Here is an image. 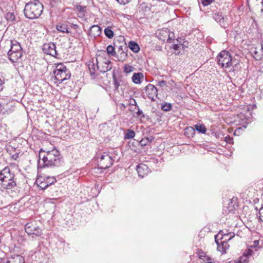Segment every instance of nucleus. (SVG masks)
I'll return each instance as SVG.
<instances>
[{
  "mask_svg": "<svg viewBox=\"0 0 263 263\" xmlns=\"http://www.w3.org/2000/svg\"><path fill=\"white\" fill-rule=\"evenodd\" d=\"M179 47H180V46L178 44L173 45V48L176 51L175 52H174V53L176 55L179 54V53H180L179 51H177L178 50Z\"/></svg>",
  "mask_w": 263,
  "mask_h": 263,
  "instance_id": "nucleus-40",
  "label": "nucleus"
},
{
  "mask_svg": "<svg viewBox=\"0 0 263 263\" xmlns=\"http://www.w3.org/2000/svg\"><path fill=\"white\" fill-rule=\"evenodd\" d=\"M251 53L253 57V58L256 60H259L261 59L262 57V51L260 52L259 53L257 51L256 48L252 49Z\"/></svg>",
  "mask_w": 263,
  "mask_h": 263,
  "instance_id": "nucleus-26",
  "label": "nucleus"
},
{
  "mask_svg": "<svg viewBox=\"0 0 263 263\" xmlns=\"http://www.w3.org/2000/svg\"><path fill=\"white\" fill-rule=\"evenodd\" d=\"M128 47L130 49L135 53H137L140 50V47L135 41H130L128 43Z\"/></svg>",
  "mask_w": 263,
  "mask_h": 263,
  "instance_id": "nucleus-24",
  "label": "nucleus"
},
{
  "mask_svg": "<svg viewBox=\"0 0 263 263\" xmlns=\"http://www.w3.org/2000/svg\"><path fill=\"white\" fill-rule=\"evenodd\" d=\"M217 63L223 68L230 67V62L232 60V56L226 50L221 51L217 57Z\"/></svg>",
  "mask_w": 263,
  "mask_h": 263,
  "instance_id": "nucleus-6",
  "label": "nucleus"
},
{
  "mask_svg": "<svg viewBox=\"0 0 263 263\" xmlns=\"http://www.w3.org/2000/svg\"><path fill=\"white\" fill-rule=\"evenodd\" d=\"M36 184L42 190H45L47 188L48 184L46 183L45 180V177L39 176L36 180Z\"/></svg>",
  "mask_w": 263,
  "mask_h": 263,
  "instance_id": "nucleus-22",
  "label": "nucleus"
},
{
  "mask_svg": "<svg viewBox=\"0 0 263 263\" xmlns=\"http://www.w3.org/2000/svg\"><path fill=\"white\" fill-rule=\"evenodd\" d=\"M124 51V46H122L121 45L118 47L117 51Z\"/></svg>",
  "mask_w": 263,
  "mask_h": 263,
  "instance_id": "nucleus-48",
  "label": "nucleus"
},
{
  "mask_svg": "<svg viewBox=\"0 0 263 263\" xmlns=\"http://www.w3.org/2000/svg\"><path fill=\"white\" fill-rule=\"evenodd\" d=\"M106 51L108 55L114 57L117 56V52L115 51V48L112 45H108L107 47Z\"/></svg>",
  "mask_w": 263,
  "mask_h": 263,
  "instance_id": "nucleus-29",
  "label": "nucleus"
},
{
  "mask_svg": "<svg viewBox=\"0 0 263 263\" xmlns=\"http://www.w3.org/2000/svg\"><path fill=\"white\" fill-rule=\"evenodd\" d=\"M123 72L124 73H125L126 74H128L132 72H133L134 70V67L129 65H128V64H125L124 66H123Z\"/></svg>",
  "mask_w": 263,
  "mask_h": 263,
  "instance_id": "nucleus-33",
  "label": "nucleus"
},
{
  "mask_svg": "<svg viewBox=\"0 0 263 263\" xmlns=\"http://www.w3.org/2000/svg\"><path fill=\"white\" fill-rule=\"evenodd\" d=\"M114 85L115 89H118L120 86V83L117 80L114 79Z\"/></svg>",
  "mask_w": 263,
  "mask_h": 263,
  "instance_id": "nucleus-44",
  "label": "nucleus"
},
{
  "mask_svg": "<svg viewBox=\"0 0 263 263\" xmlns=\"http://www.w3.org/2000/svg\"><path fill=\"white\" fill-rule=\"evenodd\" d=\"M214 0H201V4L204 6H206L211 4Z\"/></svg>",
  "mask_w": 263,
  "mask_h": 263,
  "instance_id": "nucleus-39",
  "label": "nucleus"
},
{
  "mask_svg": "<svg viewBox=\"0 0 263 263\" xmlns=\"http://www.w3.org/2000/svg\"><path fill=\"white\" fill-rule=\"evenodd\" d=\"M152 140V138L146 137L142 139L141 141L138 142L141 146H144L149 145L151 143Z\"/></svg>",
  "mask_w": 263,
  "mask_h": 263,
  "instance_id": "nucleus-28",
  "label": "nucleus"
},
{
  "mask_svg": "<svg viewBox=\"0 0 263 263\" xmlns=\"http://www.w3.org/2000/svg\"><path fill=\"white\" fill-rule=\"evenodd\" d=\"M7 55L9 60L13 63L19 62L23 55V52H8Z\"/></svg>",
  "mask_w": 263,
  "mask_h": 263,
  "instance_id": "nucleus-17",
  "label": "nucleus"
},
{
  "mask_svg": "<svg viewBox=\"0 0 263 263\" xmlns=\"http://www.w3.org/2000/svg\"><path fill=\"white\" fill-rule=\"evenodd\" d=\"M144 76L141 72L134 73L132 78L133 82L136 84H139L141 83V80L143 79Z\"/></svg>",
  "mask_w": 263,
  "mask_h": 263,
  "instance_id": "nucleus-23",
  "label": "nucleus"
},
{
  "mask_svg": "<svg viewBox=\"0 0 263 263\" xmlns=\"http://www.w3.org/2000/svg\"><path fill=\"white\" fill-rule=\"evenodd\" d=\"M87 66L91 79H95L98 75L96 72L97 66H96V64L92 61H89Z\"/></svg>",
  "mask_w": 263,
  "mask_h": 263,
  "instance_id": "nucleus-20",
  "label": "nucleus"
},
{
  "mask_svg": "<svg viewBox=\"0 0 263 263\" xmlns=\"http://www.w3.org/2000/svg\"><path fill=\"white\" fill-rule=\"evenodd\" d=\"M230 67L233 66V67H236V66L239 64V62L237 59L233 58L232 57V60L230 62Z\"/></svg>",
  "mask_w": 263,
  "mask_h": 263,
  "instance_id": "nucleus-37",
  "label": "nucleus"
},
{
  "mask_svg": "<svg viewBox=\"0 0 263 263\" xmlns=\"http://www.w3.org/2000/svg\"><path fill=\"white\" fill-rule=\"evenodd\" d=\"M24 257L20 255H15L7 259H3L0 263H24Z\"/></svg>",
  "mask_w": 263,
  "mask_h": 263,
  "instance_id": "nucleus-14",
  "label": "nucleus"
},
{
  "mask_svg": "<svg viewBox=\"0 0 263 263\" xmlns=\"http://www.w3.org/2000/svg\"><path fill=\"white\" fill-rule=\"evenodd\" d=\"M86 7L82 6H78L76 7V10L78 11V16L79 17H83L85 15L84 12L85 11Z\"/></svg>",
  "mask_w": 263,
  "mask_h": 263,
  "instance_id": "nucleus-27",
  "label": "nucleus"
},
{
  "mask_svg": "<svg viewBox=\"0 0 263 263\" xmlns=\"http://www.w3.org/2000/svg\"><path fill=\"white\" fill-rule=\"evenodd\" d=\"M26 232L28 235H34L40 236L42 234V230L36 225L35 222H30L26 224L25 226Z\"/></svg>",
  "mask_w": 263,
  "mask_h": 263,
  "instance_id": "nucleus-7",
  "label": "nucleus"
},
{
  "mask_svg": "<svg viewBox=\"0 0 263 263\" xmlns=\"http://www.w3.org/2000/svg\"><path fill=\"white\" fill-rule=\"evenodd\" d=\"M119 4L125 5L128 3L130 0H116Z\"/></svg>",
  "mask_w": 263,
  "mask_h": 263,
  "instance_id": "nucleus-43",
  "label": "nucleus"
},
{
  "mask_svg": "<svg viewBox=\"0 0 263 263\" xmlns=\"http://www.w3.org/2000/svg\"><path fill=\"white\" fill-rule=\"evenodd\" d=\"M104 33L106 36L110 39H112L114 36V32L109 27H107L105 29Z\"/></svg>",
  "mask_w": 263,
  "mask_h": 263,
  "instance_id": "nucleus-32",
  "label": "nucleus"
},
{
  "mask_svg": "<svg viewBox=\"0 0 263 263\" xmlns=\"http://www.w3.org/2000/svg\"><path fill=\"white\" fill-rule=\"evenodd\" d=\"M230 237V235H229L228 236H227L226 238H229Z\"/></svg>",
  "mask_w": 263,
  "mask_h": 263,
  "instance_id": "nucleus-50",
  "label": "nucleus"
},
{
  "mask_svg": "<svg viewBox=\"0 0 263 263\" xmlns=\"http://www.w3.org/2000/svg\"><path fill=\"white\" fill-rule=\"evenodd\" d=\"M97 69L102 73H105L111 69V63L108 59H105L102 65H98V59H96Z\"/></svg>",
  "mask_w": 263,
  "mask_h": 263,
  "instance_id": "nucleus-11",
  "label": "nucleus"
},
{
  "mask_svg": "<svg viewBox=\"0 0 263 263\" xmlns=\"http://www.w3.org/2000/svg\"><path fill=\"white\" fill-rule=\"evenodd\" d=\"M42 50L44 53L50 55L53 57H57L58 55L56 46L53 43H45L43 45Z\"/></svg>",
  "mask_w": 263,
  "mask_h": 263,
  "instance_id": "nucleus-8",
  "label": "nucleus"
},
{
  "mask_svg": "<svg viewBox=\"0 0 263 263\" xmlns=\"http://www.w3.org/2000/svg\"><path fill=\"white\" fill-rule=\"evenodd\" d=\"M262 3H263V0H262Z\"/></svg>",
  "mask_w": 263,
  "mask_h": 263,
  "instance_id": "nucleus-51",
  "label": "nucleus"
},
{
  "mask_svg": "<svg viewBox=\"0 0 263 263\" xmlns=\"http://www.w3.org/2000/svg\"><path fill=\"white\" fill-rule=\"evenodd\" d=\"M259 219L263 222V205H262L261 207L259 209Z\"/></svg>",
  "mask_w": 263,
  "mask_h": 263,
  "instance_id": "nucleus-41",
  "label": "nucleus"
},
{
  "mask_svg": "<svg viewBox=\"0 0 263 263\" xmlns=\"http://www.w3.org/2000/svg\"><path fill=\"white\" fill-rule=\"evenodd\" d=\"M101 33V29L98 25H92L89 29V34L96 37L99 36Z\"/></svg>",
  "mask_w": 263,
  "mask_h": 263,
  "instance_id": "nucleus-21",
  "label": "nucleus"
},
{
  "mask_svg": "<svg viewBox=\"0 0 263 263\" xmlns=\"http://www.w3.org/2000/svg\"><path fill=\"white\" fill-rule=\"evenodd\" d=\"M136 170L139 177L143 178L149 172L148 166L143 163H141L137 166Z\"/></svg>",
  "mask_w": 263,
  "mask_h": 263,
  "instance_id": "nucleus-16",
  "label": "nucleus"
},
{
  "mask_svg": "<svg viewBox=\"0 0 263 263\" xmlns=\"http://www.w3.org/2000/svg\"><path fill=\"white\" fill-rule=\"evenodd\" d=\"M235 236L234 233H223L220 231L219 235L215 236V242L217 245V250L222 254L225 253L226 250L229 249V245L228 241H230Z\"/></svg>",
  "mask_w": 263,
  "mask_h": 263,
  "instance_id": "nucleus-4",
  "label": "nucleus"
},
{
  "mask_svg": "<svg viewBox=\"0 0 263 263\" xmlns=\"http://www.w3.org/2000/svg\"><path fill=\"white\" fill-rule=\"evenodd\" d=\"M16 186L14 175L10 173L9 168L5 167L0 172V190H6L9 194Z\"/></svg>",
  "mask_w": 263,
  "mask_h": 263,
  "instance_id": "nucleus-2",
  "label": "nucleus"
},
{
  "mask_svg": "<svg viewBox=\"0 0 263 263\" xmlns=\"http://www.w3.org/2000/svg\"><path fill=\"white\" fill-rule=\"evenodd\" d=\"M236 198L233 197L227 201V203L223 206V210L226 213H233L237 208L238 205L236 203Z\"/></svg>",
  "mask_w": 263,
  "mask_h": 263,
  "instance_id": "nucleus-9",
  "label": "nucleus"
},
{
  "mask_svg": "<svg viewBox=\"0 0 263 263\" xmlns=\"http://www.w3.org/2000/svg\"><path fill=\"white\" fill-rule=\"evenodd\" d=\"M66 70L68 69L66 68L65 65L63 63H60L56 65L55 69L53 71V73H57L58 74L60 73V72Z\"/></svg>",
  "mask_w": 263,
  "mask_h": 263,
  "instance_id": "nucleus-25",
  "label": "nucleus"
},
{
  "mask_svg": "<svg viewBox=\"0 0 263 263\" xmlns=\"http://www.w3.org/2000/svg\"><path fill=\"white\" fill-rule=\"evenodd\" d=\"M43 152H44L41 149L38 161V165L40 167L58 166L61 165L62 160L59 151L53 149L50 151L47 152L44 155H43Z\"/></svg>",
  "mask_w": 263,
  "mask_h": 263,
  "instance_id": "nucleus-1",
  "label": "nucleus"
},
{
  "mask_svg": "<svg viewBox=\"0 0 263 263\" xmlns=\"http://www.w3.org/2000/svg\"><path fill=\"white\" fill-rule=\"evenodd\" d=\"M172 108V105L170 103H165L161 106V109L165 111H170Z\"/></svg>",
  "mask_w": 263,
  "mask_h": 263,
  "instance_id": "nucleus-36",
  "label": "nucleus"
},
{
  "mask_svg": "<svg viewBox=\"0 0 263 263\" xmlns=\"http://www.w3.org/2000/svg\"><path fill=\"white\" fill-rule=\"evenodd\" d=\"M134 103L135 104V109L137 110L136 115L137 117L144 118L145 116L143 111L140 109L138 105L137 104L135 100H134Z\"/></svg>",
  "mask_w": 263,
  "mask_h": 263,
  "instance_id": "nucleus-31",
  "label": "nucleus"
},
{
  "mask_svg": "<svg viewBox=\"0 0 263 263\" xmlns=\"http://www.w3.org/2000/svg\"><path fill=\"white\" fill-rule=\"evenodd\" d=\"M4 84V82L0 79V90H2L3 89V85Z\"/></svg>",
  "mask_w": 263,
  "mask_h": 263,
  "instance_id": "nucleus-46",
  "label": "nucleus"
},
{
  "mask_svg": "<svg viewBox=\"0 0 263 263\" xmlns=\"http://www.w3.org/2000/svg\"><path fill=\"white\" fill-rule=\"evenodd\" d=\"M115 154L113 153L105 152L101 155L98 162V166L102 170L110 167L115 160Z\"/></svg>",
  "mask_w": 263,
  "mask_h": 263,
  "instance_id": "nucleus-5",
  "label": "nucleus"
},
{
  "mask_svg": "<svg viewBox=\"0 0 263 263\" xmlns=\"http://www.w3.org/2000/svg\"><path fill=\"white\" fill-rule=\"evenodd\" d=\"M56 28L60 32L63 33H69L67 26L66 25H57Z\"/></svg>",
  "mask_w": 263,
  "mask_h": 263,
  "instance_id": "nucleus-30",
  "label": "nucleus"
},
{
  "mask_svg": "<svg viewBox=\"0 0 263 263\" xmlns=\"http://www.w3.org/2000/svg\"><path fill=\"white\" fill-rule=\"evenodd\" d=\"M45 180H46V183L48 184V186L53 184L57 181L55 178L54 177H45Z\"/></svg>",
  "mask_w": 263,
  "mask_h": 263,
  "instance_id": "nucleus-34",
  "label": "nucleus"
},
{
  "mask_svg": "<svg viewBox=\"0 0 263 263\" xmlns=\"http://www.w3.org/2000/svg\"><path fill=\"white\" fill-rule=\"evenodd\" d=\"M261 12V17L263 18V2L262 3V8L260 10Z\"/></svg>",
  "mask_w": 263,
  "mask_h": 263,
  "instance_id": "nucleus-49",
  "label": "nucleus"
},
{
  "mask_svg": "<svg viewBox=\"0 0 263 263\" xmlns=\"http://www.w3.org/2000/svg\"><path fill=\"white\" fill-rule=\"evenodd\" d=\"M55 79L61 83L65 80H68L70 78L71 74L69 70H64L60 72V73H54Z\"/></svg>",
  "mask_w": 263,
  "mask_h": 263,
  "instance_id": "nucleus-15",
  "label": "nucleus"
},
{
  "mask_svg": "<svg viewBox=\"0 0 263 263\" xmlns=\"http://www.w3.org/2000/svg\"><path fill=\"white\" fill-rule=\"evenodd\" d=\"M166 85V82L164 80L159 81V85L160 87H163Z\"/></svg>",
  "mask_w": 263,
  "mask_h": 263,
  "instance_id": "nucleus-45",
  "label": "nucleus"
},
{
  "mask_svg": "<svg viewBox=\"0 0 263 263\" xmlns=\"http://www.w3.org/2000/svg\"><path fill=\"white\" fill-rule=\"evenodd\" d=\"M233 138L229 136L225 137V141L227 142V143L230 144L233 142Z\"/></svg>",
  "mask_w": 263,
  "mask_h": 263,
  "instance_id": "nucleus-42",
  "label": "nucleus"
},
{
  "mask_svg": "<svg viewBox=\"0 0 263 263\" xmlns=\"http://www.w3.org/2000/svg\"><path fill=\"white\" fill-rule=\"evenodd\" d=\"M213 17L214 20L218 23L222 27L227 28L228 23L222 15V13L220 11L213 12Z\"/></svg>",
  "mask_w": 263,
  "mask_h": 263,
  "instance_id": "nucleus-12",
  "label": "nucleus"
},
{
  "mask_svg": "<svg viewBox=\"0 0 263 263\" xmlns=\"http://www.w3.org/2000/svg\"><path fill=\"white\" fill-rule=\"evenodd\" d=\"M195 129L198 131L200 133L205 134L206 132V128L204 125L202 124H197L194 126V127H187L185 128V133H187L189 132L191 134H194L195 133Z\"/></svg>",
  "mask_w": 263,
  "mask_h": 263,
  "instance_id": "nucleus-13",
  "label": "nucleus"
},
{
  "mask_svg": "<svg viewBox=\"0 0 263 263\" xmlns=\"http://www.w3.org/2000/svg\"><path fill=\"white\" fill-rule=\"evenodd\" d=\"M8 43L11 46L10 49L8 52H23L22 48L20 44L15 40H10L8 41Z\"/></svg>",
  "mask_w": 263,
  "mask_h": 263,
  "instance_id": "nucleus-18",
  "label": "nucleus"
},
{
  "mask_svg": "<svg viewBox=\"0 0 263 263\" xmlns=\"http://www.w3.org/2000/svg\"><path fill=\"white\" fill-rule=\"evenodd\" d=\"M15 15L12 13H7L6 14V18L8 21H13L15 20Z\"/></svg>",
  "mask_w": 263,
  "mask_h": 263,
  "instance_id": "nucleus-38",
  "label": "nucleus"
},
{
  "mask_svg": "<svg viewBox=\"0 0 263 263\" xmlns=\"http://www.w3.org/2000/svg\"><path fill=\"white\" fill-rule=\"evenodd\" d=\"M128 47L124 45V51H117V56L115 58H117L118 60L120 62H124L126 60L128 55L127 52Z\"/></svg>",
  "mask_w": 263,
  "mask_h": 263,
  "instance_id": "nucleus-19",
  "label": "nucleus"
},
{
  "mask_svg": "<svg viewBox=\"0 0 263 263\" xmlns=\"http://www.w3.org/2000/svg\"><path fill=\"white\" fill-rule=\"evenodd\" d=\"M157 88L151 84H148L145 87V93L147 97L152 101H155L158 95Z\"/></svg>",
  "mask_w": 263,
  "mask_h": 263,
  "instance_id": "nucleus-10",
  "label": "nucleus"
},
{
  "mask_svg": "<svg viewBox=\"0 0 263 263\" xmlns=\"http://www.w3.org/2000/svg\"><path fill=\"white\" fill-rule=\"evenodd\" d=\"M18 157V154L17 153H15V154L13 155L12 156V158L14 159V160H16L17 158Z\"/></svg>",
  "mask_w": 263,
  "mask_h": 263,
  "instance_id": "nucleus-47",
  "label": "nucleus"
},
{
  "mask_svg": "<svg viewBox=\"0 0 263 263\" xmlns=\"http://www.w3.org/2000/svg\"><path fill=\"white\" fill-rule=\"evenodd\" d=\"M43 11V6L39 0L30 1L25 5L24 12L25 16L30 20L39 18Z\"/></svg>",
  "mask_w": 263,
  "mask_h": 263,
  "instance_id": "nucleus-3",
  "label": "nucleus"
},
{
  "mask_svg": "<svg viewBox=\"0 0 263 263\" xmlns=\"http://www.w3.org/2000/svg\"><path fill=\"white\" fill-rule=\"evenodd\" d=\"M135 136V133L132 129H128L127 133L125 136V139H132Z\"/></svg>",
  "mask_w": 263,
  "mask_h": 263,
  "instance_id": "nucleus-35",
  "label": "nucleus"
}]
</instances>
